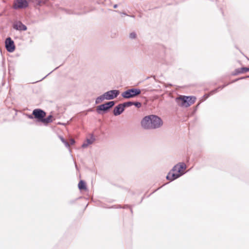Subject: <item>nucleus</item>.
Wrapping results in <instances>:
<instances>
[{"label": "nucleus", "mask_w": 249, "mask_h": 249, "mask_svg": "<svg viewBox=\"0 0 249 249\" xmlns=\"http://www.w3.org/2000/svg\"><path fill=\"white\" fill-rule=\"evenodd\" d=\"M246 78H249V75L247 76L246 77H241V78H237V79H234L233 81H232L230 83H234V82H235L237 81L238 80H239L240 79H245Z\"/></svg>", "instance_id": "5701e85b"}, {"label": "nucleus", "mask_w": 249, "mask_h": 249, "mask_svg": "<svg viewBox=\"0 0 249 249\" xmlns=\"http://www.w3.org/2000/svg\"><path fill=\"white\" fill-rule=\"evenodd\" d=\"M128 207H129L130 210V212H131V213H133V211H132V208H131V207H130V206H128V205H125V206L123 207V208H124H124H128Z\"/></svg>", "instance_id": "393cba45"}, {"label": "nucleus", "mask_w": 249, "mask_h": 249, "mask_svg": "<svg viewBox=\"0 0 249 249\" xmlns=\"http://www.w3.org/2000/svg\"><path fill=\"white\" fill-rule=\"evenodd\" d=\"M117 7H118V5H117V4H114V5H113V8H117Z\"/></svg>", "instance_id": "2f4dec72"}, {"label": "nucleus", "mask_w": 249, "mask_h": 249, "mask_svg": "<svg viewBox=\"0 0 249 249\" xmlns=\"http://www.w3.org/2000/svg\"><path fill=\"white\" fill-rule=\"evenodd\" d=\"M106 99L105 96H104V94L102 95L98 96L95 100V104H98L102 102L103 100Z\"/></svg>", "instance_id": "dca6fc26"}, {"label": "nucleus", "mask_w": 249, "mask_h": 249, "mask_svg": "<svg viewBox=\"0 0 249 249\" xmlns=\"http://www.w3.org/2000/svg\"><path fill=\"white\" fill-rule=\"evenodd\" d=\"M120 93V91L117 89H113L108 91L104 93V96L106 97V100H110L116 98Z\"/></svg>", "instance_id": "6e6552de"}, {"label": "nucleus", "mask_w": 249, "mask_h": 249, "mask_svg": "<svg viewBox=\"0 0 249 249\" xmlns=\"http://www.w3.org/2000/svg\"><path fill=\"white\" fill-rule=\"evenodd\" d=\"M141 93V90L137 88H131L124 91L121 95L124 99H130L137 97Z\"/></svg>", "instance_id": "39448f33"}, {"label": "nucleus", "mask_w": 249, "mask_h": 249, "mask_svg": "<svg viewBox=\"0 0 249 249\" xmlns=\"http://www.w3.org/2000/svg\"><path fill=\"white\" fill-rule=\"evenodd\" d=\"M133 105L139 108L142 107V103L140 102H133Z\"/></svg>", "instance_id": "aec40b11"}, {"label": "nucleus", "mask_w": 249, "mask_h": 249, "mask_svg": "<svg viewBox=\"0 0 249 249\" xmlns=\"http://www.w3.org/2000/svg\"><path fill=\"white\" fill-rule=\"evenodd\" d=\"M91 138L92 140H90L89 139H87V142H84L82 145V148H86L88 146L89 144H92L93 141L95 140V139L93 138V135H92Z\"/></svg>", "instance_id": "ddd939ff"}, {"label": "nucleus", "mask_w": 249, "mask_h": 249, "mask_svg": "<svg viewBox=\"0 0 249 249\" xmlns=\"http://www.w3.org/2000/svg\"><path fill=\"white\" fill-rule=\"evenodd\" d=\"M124 109L122 104H119L114 108L113 111V114L116 116L120 115L124 111Z\"/></svg>", "instance_id": "9b49d317"}, {"label": "nucleus", "mask_w": 249, "mask_h": 249, "mask_svg": "<svg viewBox=\"0 0 249 249\" xmlns=\"http://www.w3.org/2000/svg\"><path fill=\"white\" fill-rule=\"evenodd\" d=\"M218 89H217V88H216V89H213V90H211V91L210 92L209 94L207 95V97H208L209 96H210V95H213V94H214V93H216V92H218Z\"/></svg>", "instance_id": "412c9836"}, {"label": "nucleus", "mask_w": 249, "mask_h": 249, "mask_svg": "<svg viewBox=\"0 0 249 249\" xmlns=\"http://www.w3.org/2000/svg\"><path fill=\"white\" fill-rule=\"evenodd\" d=\"M247 71H249V68L242 67L235 69L232 74L233 75H237L239 74L246 72Z\"/></svg>", "instance_id": "f8f14e48"}, {"label": "nucleus", "mask_w": 249, "mask_h": 249, "mask_svg": "<svg viewBox=\"0 0 249 249\" xmlns=\"http://www.w3.org/2000/svg\"><path fill=\"white\" fill-rule=\"evenodd\" d=\"M163 124L162 119L156 115H149L144 117L141 121L142 127L145 130L155 129Z\"/></svg>", "instance_id": "f257e3e1"}, {"label": "nucleus", "mask_w": 249, "mask_h": 249, "mask_svg": "<svg viewBox=\"0 0 249 249\" xmlns=\"http://www.w3.org/2000/svg\"><path fill=\"white\" fill-rule=\"evenodd\" d=\"M130 17H132V18H135V16L134 15H131V16H130Z\"/></svg>", "instance_id": "72a5a7b5"}, {"label": "nucleus", "mask_w": 249, "mask_h": 249, "mask_svg": "<svg viewBox=\"0 0 249 249\" xmlns=\"http://www.w3.org/2000/svg\"><path fill=\"white\" fill-rule=\"evenodd\" d=\"M71 144H73L75 143V140L73 139H71L70 140Z\"/></svg>", "instance_id": "c85d7f7f"}, {"label": "nucleus", "mask_w": 249, "mask_h": 249, "mask_svg": "<svg viewBox=\"0 0 249 249\" xmlns=\"http://www.w3.org/2000/svg\"><path fill=\"white\" fill-rule=\"evenodd\" d=\"M230 84V83H227V84H224L223 85H222V86H221V88L222 89L224 88L225 87H226L227 86H228V85H229Z\"/></svg>", "instance_id": "a878e982"}, {"label": "nucleus", "mask_w": 249, "mask_h": 249, "mask_svg": "<svg viewBox=\"0 0 249 249\" xmlns=\"http://www.w3.org/2000/svg\"><path fill=\"white\" fill-rule=\"evenodd\" d=\"M217 89H218V90L219 91V90H221L222 89L221 88V86H219L217 88Z\"/></svg>", "instance_id": "473e14b6"}, {"label": "nucleus", "mask_w": 249, "mask_h": 249, "mask_svg": "<svg viewBox=\"0 0 249 249\" xmlns=\"http://www.w3.org/2000/svg\"><path fill=\"white\" fill-rule=\"evenodd\" d=\"M5 46L6 50L9 53H12L15 50L14 42L10 37L6 38Z\"/></svg>", "instance_id": "0eeeda50"}, {"label": "nucleus", "mask_w": 249, "mask_h": 249, "mask_svg": "<svg viewBox=\"0 0 249 249\" xmlns=\"http://www.w3.org/2000/svg\"><path fill=\"white\" fill-rule=\"evenodd\" d=\"M13 28L18 31H26L27 28L26 26L23 24L21 21H18L13 24Z\"/></svg>", "instance_id": "9d476101"}, {"label": "nucleus", "mask_w": 249, "mask_h": 249, "mask_svg": "<svg viewBox=\"0 0 249 249\" xmlns=\"http://www.w3.org/2000/svg\"><path fill=\"white\" fill-rule=\"evenodd\" d=\"M28 6V1L26 0H16L14 5V8H25Z\"/></svg>", "instance_id": "1a4fd4ad"}, {"label": "nucleus", "mask_w": 249, "mask_h": 249, "mask_svg": "<svg viewBox=\"0 0 249 249\" xmlns=\"http://www.w3.org/2000/svg\"><path fill=\"white\" fill-rule=\"evenodd\" d=\"M75 200H71V201L69 202V203H70V204H73V203H75Z\"/></svg>", "instance_id": "c756f323"}, {"label": "nucleus", "mask_w": 249, "mask_h": 249, "mask_svg": "<svg viewBox=\"0 0 249 249\" xmlns=\"http://www.w3.org/2000/svg\"><path fill=\"white\" fill-rule=\"evenodd\" d=\"M196 100V98L193 96L180 95L176 98V102L178 106L181 107H189L193 104Z\"/></svg>", "instance_id": "7ed1b4c3"}, {"label": "nucleus", "mask_w": 249, "mask_h": 249, "mask_svg": "<svg viewBox=\"0 0 249 249\" xmlns=\"http://www.w3.org/2000/svg\"><path fill=\"white\" fill-rule=\"evenodd\" d=\"M230 84V83H227V84H224L223 85H222V86H221V88L222 89L224 88L225 87H226L227 86H228V85H229Z\"/></svg>", "instance_id": "cd10ccee"}, {"label": "nucleus", "mask_w": 249, "mask_h": 249, "mask_svg": "<svg viewBox=\"0 0 249 249\" xmlns=\"http://www.w3.org/2000/svg\"><path fill=\"white\" fill-rule=\"evenodd\" d=\"M53 116L51 115H50L48 116L47 118H43L42 122L45 125L48 124L52 123L53 122L52 120Z\"/></svg>", "instance_id": "4468645a"}, {"label": "nucleus", "mask_w": 249, "mask_h": 249, "mask_svg": "<svg viewBox=\"0 0 249 249\" xmlns=\"http://www.w3.org/2000/svg\"><path fill=\"white\" fill-rule=\"evenodd\" d=\"M78 188L80 190H86L87 186L85 181L81 180L78 183Z\"/></svg>", "instance_id": "2eb2a0df"}, {"label": "nucleus", "mask_w": 249, "mask_h": 249, "mask_svg": "<svg viewBox=\"0 0 249 249\" xmlns=\"http://www.w3.org/2000/svg\"><path fill=\"white\" fill-rule=\"evenodd\" d=\"M186 165L184 162H179L175 165L166 176V179L171 181H173L185 174Z\"/></svg>", "instance_id": "f03ea898"}, {"label": "nucleus", "mask_w": 249, "mask_h": 249, "mask_svg": "<svg viewBox=\"0 0 249 249\" xmlns=\"http://www.w3.org/2000/svg\"><path fill=\"white\" fill-rule=\"evenodd\" d=\"M53 71H51L49 73H48L47 75H46L45 76H44L42 79H44L45 78H46L48 75H49L51 73H52V72Z\"/></svg>", "instance_id": "7c9ffc66"}, {"label": "nucleus", "mask_w": 249, "mask_h": 249, "mask_svg": "<svg viewBox=\"0 0 249 249\" xmlns=\"http://www.w3.org/2000/svg\"><path fill=\"white\" fill-rule=\"evenodd\" d=\"M27 117L28 118L30 119H33L34 118V116L33 115V113L32 114H28L27 115Z\"/></svg>", "instance_id": "b1692460"}, {"label": "nucleus", "mask_w": 249, "mask_h": 249, "mask_svg": "<svg viewBox=\"0 0 249 249\" xmlns=\"http://www.w3.org/2000/svg\"><path fill=\"white\" fill-rule=\"evenodd\" d=\"M115 101H111L99 105L96 107V111L99 114H104L115 105Z\"/></svg>", "instance_id": "20e7f679"}, {"label": "nucleus", "mask_w": 249, "mask_h": 249, "mask_svg": "<svg viewBox=\"0 0 249 249\" xmlns=\"http://www.w3.org/2000/svg\"><path fill=\"white\" fill-rule=\"evenodd\" d=\"M230 84V83H227V84H224L223 85H222V86H221V88L222 89L224 88L225 87H226L227 86H228V85H229Z\"/></svg>", "instance_id": "bb28decb"}, {"label": "nucleus", "mask_w": 249, "mask_h": 249, "mask_svg": "<svg viewBox=\"0 0 249 249\" xmlns=\"http://www.w3.org/2000/svg\"><path fill=\"white\" fill-rule=\"evenodd\" d=\"M33 115L36 119V122H42V121L46 115V113L43 110L40 108L35 109L33 111Z\"/></svg>", "instance_id": "423d86ee"}, {"label": "nucleus", "mask_w": 249, "mask_h": 249, "mask_svg": "<svg viewBox=\"0 0 249 249\" xmlns=\"http://www.w3.org/2000/svg\"><path fill=\"white\" fill-rule=\"evenodd\" d=\"M59 137L61 142L65 144V146L67 148H69L70 147L69 143L66 140H65L62 136H59Z\"/></svg>", "instance_id": "f3484780"}, {"label": "nucleus", "mask_w": 249, "mask_h": 249, "mask_svg": "<svg viewBox=\"0 0 249 249\" xmlns=\"http://www.w3.org/2000/svg\"><path fill=\"white\" fill-rule=\"evenodd\" d=\"M129 37L131 39H134L136 37V34L135 32H132L129 34Z\"/></svg>", "instance_id": "4be33fe9"}, {"label": "nucleus", "mask_w": 249, "mask_h": 249, "mask_svg": "<svg viewBox=\"0 0 249 249\" xmlns=\"http://www.w3.org/2000/svg\"><path fill=\"white\" fill-rule=\"evenodd\" d=\"M124 108V109L125 107H129L133 105V102L132 101H128L126 102H124L122 104Z\"/></svg>", "instance_id": "a211bd4d"}, {"label": "nucleus", "mask_w": 249, "mask_h": 249, "mask_svg": "<svg viewBox=\"0 0 249 249\" xmlns=\"http://www.w3.org/2000/svg\"><path fill=\"white\" fill-rule=\"evenodd\" d=\"M37 2V5H40L41 4L46 3L48 0H36Z\"/></svg>", "instance_id": "6ab92c4d"}]
</instances>
